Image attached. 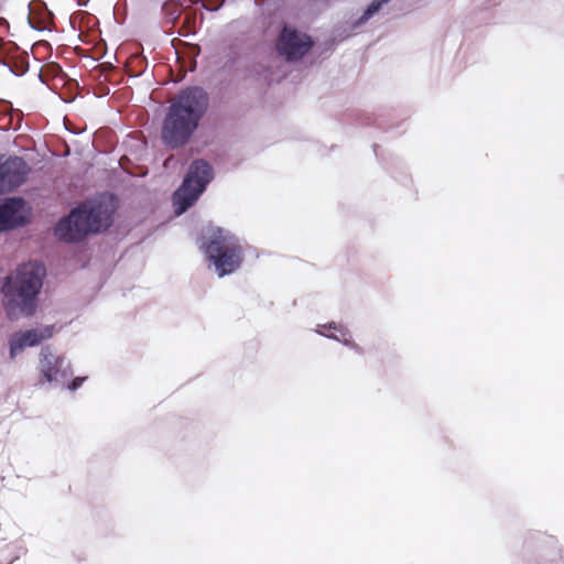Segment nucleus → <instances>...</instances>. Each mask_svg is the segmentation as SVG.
<instances>
[{"label": "nucleus", "mask_w": 564, "mask_h": 564, "mask_svg": "<svg viewBox=\"0 0 564 564\" xmlns=\"http://www.w3.org/2000/svg\"><path fill=\"white\" fill-rule=\"evenodd\" d=\"M276 51L288 62L302 59L313 46L310 35L284 26L276 40Z\"/></svg>", "instance_id": "nucleus-6"}, {"label": "nucleus", "mask_w": 564, "mask_h": 564, "mask_svg": "<svg viewBox=\"0 0 564 564\" xmlns=\"http://www.w3.org/2000/svg\"><path fill=\"white\" fill-rule=\"evenodd\" d=\"M53 326H46L42 329H29L17 334L10 338V358L14 359L17 354L22 351L26 346H36L42 340L53 336Z\"/></svg>", "instance_id": "nucleus-8"}, {"label": "nucleus", "mask_w": 564, "mask_h": 564, "mask_svg": "<svg viewBox=\"0 0 564 564\" xmlns=\"http://www.w3.org/2000/svg\"><path fill=\"white\" fill-rule=\"evenodd\" d=\"M207 91L198 86L182 89L172 100L161 128V140L170 149L184 147L197 130L208 108Z\"/></svg>", "instance_id": "nucleus-1"}, {"label": "nucleus", "mask_w": 564, "mask_h": 564, "mask_svg": "<svg viewBox=\"0 0 564 564\" xmlns=\"http://www.w3.org/2000/svg\"><path fill=\"white\" fill-rule=\"evenodd\" d=\"M213 176V167L208 162L205 160L192 162L183 184L174 194L178 214L184 213L198 198Z\"/></svg>", "instance_id": "nucleus-5"}, {"label": "nucleus", "mask_w": 564, "mask_h": 564, "mask_svg": "<svg viewBox=\"0 0 564 564\" xmlns=\"http://www.w3.org/2000/svg\"><path fill=\"white\" fill-rule=\"evenodd\" d=\"M29 172L28 163L18 156H10L0 163V194L10 192L24 183Z\"/></svg>", "instance_id": "nucleus-7"}, {"label": "nucleus", "mask_w": 564, "mask_h": 564, "mask_svg": "<svg viewBox=\"0 0 564 564\" xmlns=\"http://www.w3.org/2000/svg\"><path fill=\"white\" fill-rule=\"evenodd\" d=\"M45 268L36 261L21 264L15 272L8 275L2 285V293L12 307L31 315L34 301L42 288Z\"/></svg>", "instance_id": "nucleus-3"}, {"label": "nucleus", "mask_w": 564, "mask_h": 564, "mask_svg": "<svg viewBox=\"0 0 564 564\" xmlns=\"http://www.w3.org/2000/svg\"><path fill=\"white\" fill-rule=\"evenodd\" d=\"M351 347H352L356 351H358V352H360V351H361V348H360L357 344H355V343H354V344H351Z\"/></svg>", "instance_id": "nucleus-13"}, {"label": "nucleus", "mask_w": 564, "mask_h": 564, "mask_svg": "<svg viewBox=\"0 0 564 564\" xmlns=\"http://www.w3.org/2000/svg\"><path fill=\"white\" fill-rule=\"evenodd\" d=\"M84 380H85V378H84V377H76V378L72 381V383L68 386V388H69L70 390H76V389H78V388L82 386V383L84 382Z\"/></svg>", "instance_id": "nucleus-12"}, {"label": "nucleus", "mask_w": 564, "mask_h": 564, "mask_svg": "<svg viewBox=\"0 0 564 564\" xmlns=\"http://www.w3.org/2000/svg\"><path fill=\"white\" fill-rule=\"evenodd\" d=\"M115 207L111 199L86 203L73 209L55 227V236L65 242L83 240L90 232H98L111 225Z\"/></svg>", "instance_id": "nucleus-2"}, {"label": "nucleus", "mask_w": 564, "mask_h": 564, "mask_svg": "<svg viewBox=\"0 0 564 564\" xmlns=\"http://www.w3.org/2000/svg\"><path fill=\"white\" fill-rule=\"evenodd\" d=\"M389 0H373L369 6L368 8L366 9V11L364 12L362 17H361V20H368L369 18H371L375 13H377L381 7L387 3Z\"/></svg>", "instance_id": "nucleus-11"}, {"label": "nucleus", "mask_w": 564, "mask_h": 564, "mask_svg": "<svg viewBox=\"0 0 564 564\" xmlns=\"http://www.w3.org/2000/svg\"><path fill=\"white\" fill-rule=\"evenodd\" d=\"M61 364V358L52 354L47 347L42 349L40 358V370L41 375L47 382H51L55 378L59 370Z\"/></svg>", "instance_id": "nucleus-10"}, {"label": "nucleus", "mask_w": 564, "mask_h": 564, "mask_svg": "<svg viewBox=\"0 0 564 564\" xmlns=\"http://www.w3.org/2000/svg\"><path fill=\"white\" fill-rule=\"evenodd\" d=\"M204 250L220 278L235 272L243 261V248L239 239L223 228L210 230Z\"/></svg>", "instance_id": "nucleus-4"}, {"label": "nucleus", "mask_w": 564, "mask_h": 564, "mask_svg": "<svg viewBox=\"0 0 564 564\" xmlns=\"http://www.w3.org/2000/svg\"><path fill=\"white\" fill-rule=\"evenodd\" d=\"M23 207V199L10 198L0 206V230L14 228L22 224V218L18 216Z\"/></svg>", "instance_id": "nucleus-9"}]
</instances>
